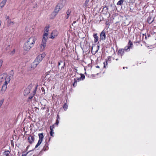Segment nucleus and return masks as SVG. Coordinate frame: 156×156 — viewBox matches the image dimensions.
<instances>
[{
    "mask_svg": "<svg viewBox=\"0 0 156 156\" xmlns=\"http://www.w3.org/2000/svg\"><path fill=\"white\" fill-rule=\"evenodd\" d=\"M46 43L41 41V44L39 46L40 50L41 51H44L46 46Z\"/></svg>",
    "mask_w": 156,
    "mask_h": 156,
    "instance_id": "obj_9",
    "label": "nucleus"
},
{
    "mask_svg": "<svg viewBox=\"0 0 156 156\" xmlns=\"http://www.w3.org/2000/svg\"><path fill=\"white\" fill-rule=\"evenodd\" d=\"M62 63L63 64L62 66L61 67V69H63L64 68V63H63L62 61H60V62H59L58 63V67L59 68V66L60 65L61 63Z\"/></svg>",
    "mask_w": 156,
    "mask_h": 156,
    "instance_id": "obj_18",
    "label": "nucleus"
},
{
    "mask_svg": "<svg viewBox=\"0 0 156 156\" xmlns=\"http://www.w3.org/2000/svg\"><path fill=\"white\" fill-rule=\"evenodd\" d=\"M54 125L51 126H50V130H53L54 129Z\"/></svg>",
    "mask_w": 156,
    "mask_h": 156,
    "instance_id": "obj_26",
    "label": "nucleus"
},
{
    "mask_svg": "<svg viewBox=\"0 0 156 156\" xmlns=\"http://www.w3.org/2000/svg\"><path fill=\"white\" fill-rule=\"evenodd\" d=\"M10 154V153L9 151H5L4 153V155L5 156H9Z\"/></svg>",
    "mask_w": 156,
    "mask_h": 156,
    "instance_id": "obj_19",
    "label": "nucleus"
},
{
    "mask_svg": "<svg viewBox=\"0 0 156 156\" xmlns=\"http://www.w3.org/2000/svg\"><path fill=\"white\" fill-rule=\"evenodd\" d=\"M71 11L70 10H67V11L66 12L67 16L66 17V18L67 19L69 18V17L70 15V14L71 13Z\"/></svg>",
    "mask_w": 156,
    "mask_h": 156,
    "instance_id": "obj_16",
    "label": "nucleus"
},
{
    "mask_svg": "<svg viewBox=\"0 0 156 156\" xmlns=\"http://www.w3.org/2000/svg\"><path fill=\"white\" fill-rule=\"evenodd\" d=\"M98 49H99V46H98Z\"/></svg>",
    "mask_w": 156,
    "mask_h": 156,
    "instance_id": "obj_44",
    "label": "nucleus"
},
{
    "mask_svg": "<svg viewBox=\"0 0 156 156\" xmlns=\"http://www.w3.org/2000/svg\"><path fill=\"white\" fill-rule=\"evenodd\" d=\"M80 77L81 78V79H82V80H83V79L85 78V76L84 75H83L82 74Z\"/></svg>",
    "mask_w": 156,
    "mask_h": 156,
    "instance_id": "obj_27",
    "label": "nucleus"
},
{
    "mask_svg": "<svg viewBox=\"0 0 156 156\" xmlns=\"http://www.w3.org/2000/svg\"><path fill=\"white\" fill-rule=\"evenodd\" d=\"M11 23H12V24H13V22H11Z\"/></svg>",
    "mask_w": 156,
    "mask_h": 156,
    "instance_id": "obj_37",
    "label": "nucleus"
},
{
    "mask_svg": "<svg viewBox=\"0 0 156 156\" xmlns=\"http://www.w3.org/2000/svg\"><path fill=\"white\" fill-rule=\"evenodd\" d=\"M75 23V22L74 21L73 22V23Z\"/></svg>",
    "mask_w": 156,
    "mask_h": 156,
    "instance_id": "obj_41",
    "label": "nucleus"
},
{
    "mask_svg": "<svg viewBox=\"0 0 156 156\" xmlns=\"http://www.w3.org/2000/svg\"><path fill=\"white\" fill-rule=\"evenodd\" d=\"M3 61L2 60H0V68L2 66Z\"/></svg>",
    "mask_w": 156,
    "mask_h": 156,
    "instance_id": "obj_29",
    "label": "nucleus"
},
{
    "mask_svg": "<svg viewBox=\"0 0 156 156\" xmlns=\"http://www.w3.org/2000/svg\"><path fill=\"white\" fill-rule=\"evenodd\" d=\"M7 0H3L0 3V6L1 8L3 7L5 5Z\"/></svg>",
    "mask_w": 156,
    "mask_h": 156,
    "instance_id": "obj_14",
    "label": "nucleus"
},
{
    "mask_svg": "<svg viewBox=\"0 0 156 156\" xmlns=\"http://www.w3.org/2000/svg\"><path fill=\"white\" fill-rule=\"evenodd\" d=\"M59 123V121L58 119H56V120L55 124L58 125Z\"/></svg>",
    "mask_w": 156,
    "mask_h": 156,
    "instance_id": "obj_30",
    "label": "nucleus"
},
{
    "mask_svg": "<svg viewBox=\"0 0 156 156\" xmlns=\"http://www.w3.org/2000/svg\"><path fill=\"white\" fill-rule=\"evenodd\" d=\"M59 115H58L57 116V119H59Z\"/></svg>",
    "mask_w": 156,
    "mask_h": 156,
    "instance_id": "obj_35",
    "label": "nucleus"
},
{
    "mask_svg": "<svg viewBox=\"0 0 156 156\" xmlns=\"http://www.w3.org/2000/svg\"><path fill=\"white\" fill-rule=\"evenodd\" d=\"M116 60H118V59H116Z\"/></svg>",
    "mask_w": 156,
    "mask_h": 156,
    "instance_id": "obj_43",
    "label": "nucleus"
},
{
    "mask_svg": "<svg viewBox=\"0 0 156 156\" xmlns=\"http://www.w3.org/2000/svg\"><path fill=\"white\" fill-rule=\"evenodd\" d=\"M39 139L38 142L35 146V148H36L39 146L41 143L43 139L44 138V136L42 133H39L38 134Z\"/></svg>",
    "mask_w": 156,
    "mask_h": 156,
    "instance_id": "obj_5",
    "label": "nucleus"
},
{
    "mask_svg": "<svg viewBox=\"0 0 156 156\" xmlns=\"http://www.w3.org/2000/svg\"><path fill=\"white\" fill-rule=\"evenodd\" d=\"M50 133L51 136H54V132H53V130H50Z\"/></svg>",
    "mask_w": 156,
    "mask_h": 156,
    "instance_id": "obj_25",
    "label": "nucleus"
},
{
    "mask_svg": "<svg viewBox=\"0 0 156 156\" xmlns=\"http://www.w3.org/2000/svg\"><path fill=\"white\" fill-rule=\"evenodd\" d=\"M111 59V57L109 56L108 58V61H110Z\"/></svg>",
    "mask_w": 156,
    "mask_h": 156,
    "instance_id": "obj_31",
    "label": "nucleus"
},
{
    "mask_svg": "<svg viewBox=\"0 0 156 156\" xmlns=\"http://www.w3.org/2000/svg\"><path fill=\"white\" fill-rule=\"evenodd\" d=\"M59 34V32L56 30H53L51 33L50 38L54 39L57 37Z\"/></svg>",
    "mask_w": 156,
    "mask_h": 156,
    "instance_id": "obj_6",
    "label": "nucleus"
},
{
    "mask_svg": "<svg viewBox=\"0 0 156 156\" xmlns=\"http://www.w3.org/2000/svg\"><path fill=\"white\" fill-rule=\"evenodd\" d=\"M63 107L64 110L65 111H66L68 108V106L66 103H65L63 106Z\"/></svg>",
    "mask_w": 156,
    "mask_h": 156,
    "instance_id": "obj_23",
    "label": "nucleus"
},
{
    "mask_svg": "<svg viewBox=\"0 0 156 156\" xmlns=\"http://www.w3.org/2000/svg\"><path fill=\"white\" fill-rule=\"evenodd\" d=\"M63 7V5L61 3H58V4L54 11L52 13V15H54V17H55Z\"/></svg>",
    "mask_w": 156,
    "mask_h": 156,
    "instance_id": "obj_4",
    "label": "nucleus"
},
{
    "mask_svg": "<svg viewBox=\"0 0 156 156\" xmlns=\"http://www.w3.org/2000/svg\"><path fill=\"white\" fill-rule=\"evenodd\" d=\"M27 154V153L26 154H22V156H26Z\"/></svg>",
    "mask_w": 156,
    "mask_h": 156,
    "instance_id": "obj_34",
    "label": "nucleus"
},
{
    "mask_svg": "<svg viewBox=\"0 0 156 156\" xmlns=\"http://www.w3.org/2000/svg\"><path fill=\"white\" fill-rule=\"evenodd\" d=\"M32 98V97H29V98L30 99H31V98Z\"/></svg>",
    "mask_w": 156,
    "mask_h": 156,
    "instance_id": "obj_39",
    "label": "nucleus"
},
{
    "mask_svg": "<svg viewBox=\"0 0 156 156\" xmlns=\"http://www.w3.org/2000/svg\"><path fill=\"white\" fill-rule=\"evenodd\" d=\"M104 67L105 68V65H107V61H106L104 63Z\"/></svg>",
    "mask_w": 156,
    "mask_h": 156,
    "instance_id": "obj_28",
    "label": "nucleus"
},
{
    "mask_svg": "<svg viewBox=\"0 0 156 156\" xmlns=\"http://www.w3.org/2000/svg\"><path fill=\"white\" fill-rule=\"evenodd\" d=\"M96 68H98V66H96Z\"/></svg>",
    "mask_w": 156,
    "mask_h": 156,
    "instance_id": "obj_46",
    "label": "nucleus"
},
{
    "mask_svg": "<svg viewBox=\"0 0 156 156\" xmlns=\"http://www.w3.org/2000/svg\"><path fill=\"white\" fill-rule=\"evenodd\" d=\"M34 140V137L33 136H30L28 138V141L30 143H32Z\"/></svg>",
    "mask_w": 156,
    "mask_h": 156,
    "instance_id": "obj_12",
    "label": "nucleus"
},
{
    "mask_svg": "<svg viewBox=\"0 0 156 156\" xmlns=\"http://www.w3.org/2000/svg\"><path fill=\"white\" fill-rule=\"evenodd\" d=\"M13 76L12 74H10L8 76L6 73H4L0 75V84L2 83H4L3 85L1 90L2 93H3L6 90L7 84L9 82L11 79L12 78Z\"/></svg>",
    "mask_w": 156,
    "mask_h": 156,
    "instance_id": "obj_1",
    "label": "nucleus"
},
{
    "mask_svg": "<svg viewBox=\"0 0 156 156\" xmlns=\"http://www.w3.org/2000/svg\"><path fill=\"white\" fill-rule=\"evenodd\" d=\"M98 68H99V67L98 66Z\"/></svg>",
    "mask_w": 156,
    "mask_h": 156,
    "instance_id": "obj_49",
    "label": "nucleus"
},
{
    "mask_svg": "<svg viewBox=\"0 0 156 156\" xmlns=\"http://www.w3.org/2000/svg\"><path fill=\"white\" fill-rule=\"evenodd\" d=\"M78 82L76 79H75L74 80V83L73 84V85L74 87L76 85V84Z\"/></svg>",
    "mask_w": 156,
    "mask_h": 156,
    "instance_id": "obj_24",
    "label": "nucleus"
},
{
    "mask_svg": "<svg viewBox=\"0 0 156 156\" xmlns=\"http://www.w3.org/2000/svg\"><path fill=\"white\" fill-rule=\"evenodd\" d=\"M6 18H7V19H9V17L8 16H7Z\"/></svg>",
    "mask_w": 156,
    "mask_h": 156,
    "instance_id": "obj_38",
    "label": "nucleus"
},
{
    "mask_svg": "<svg viewBox=\"0 0 156 156\" xmlns=\"http://www.w3.org/2000/svg\"><path fill=\"white\" fill-rule=\"evenodd\" d=\"M49 31V27L48 26L46 27L44 29V33H48Z\"/></svg>",
    "mask_w": 156,
    "mask_h": 156,
    "instance_id": "obj_17",
    "label": "nucleus"
},
{
    "mask_svg": "<svg viewBox=\"0 0 156 156\" xmlns=\"http://www.w3.org/2000/svg\"><path fill=\"white\" fill-rule=\"evenodd\" d=\"M41 90H42V92H45V90L43 87H42Z\"/></svg>",
    "mask_w": 156,
    "mask_h": 156,
    "instance_id": "obj_33",
    "label": "nucleus"
},
{
    "mask_svg": "<svg viewBox=\"0 0 156 156\" xmlns=\"http://www.w3.org/2000/svg\"><path fill=\"white\" fill-rule=\"evenodd\" d=\"M39 64L38 62H37L35 60L33 62L31 65V68L33 69L35 68Z\"/></svg>",
    "mask_w": 156,
    "mask_h": 156,
    "instance_id": "obj_10",
    "label": "nucleus"
},
{
    "mask_svg": "<svg viewBox=\"0 0 156 156\" xmlns=\"http://www.w3.org/2000/svg\"><path fill=\"white\" fill-rule=\"evenodd\" d=\"M30 93V91L28 89H26L25 90L24 93V94L25 95H26L27 94H28L29 93Z\"/></svg>",
    "mask_w": 156,
    "mask_h": 156,
    "instance_id": "obj_22",
    "label": "nucleus"
},
{
    "mask_svg": "<svg viewBox=\"0 0 156 156\" xmlns=\"http://www.w3.org/2000/svg\"><path fill=\"white\" fill-rule=\"evenodd\" d=\"M124 1V0H120L117 3V5H121Z\"/></svg>",
    "mask_w": 156,
    "mask_h": 156,
    "instance_id": "obj_15",
    "label": "nucleus"
},
{
    "mask_svg": "<svg viewBox=\"0 0 156 156\" xmlns=\"http://www.w3.org/2000/svg\"><path fill=\"white\" fill-rule=\"evenodd\" d=\"M107 25H108V23H106Z\"/></svg>",
    "mask_w": 156,
    "mask_h": 156,
    "instance_id": "obj_47",
    "label": "nucleus"
},
{
    "mask_svg": "<svg viewBox=\"0 0 156 156\" xmlns=\"http://www.w3.org/2000/svg\"><path fill=\"white\" fill-rule=\"evenodd\" d=\"M45 56V54L44 53H43L39 55L35 59V60L37 61V62H38V63H39L42 60V59Z\"/></svg>",
    "mask_w": 156,
    "mask_h": 156,
    "instance_id": "obj_7",
    "label": "nucleus"
},
{
    "mask_svg": "<svg viewBox=\"0 0 156 156\" xmlns=\"http://www.w3.org/2000/svg\"><path fill=\"white\" fill-rule=\"evenodd\" d=\"M107 25H108V23H106Z\"/></svg>",
    "mask_w": 156,
    "mask_h": 156,
    "instance_id": "obj_48",
    "label": "nucleus"
},
{
    "mask_svg": "<svg viewBox=\"0 0 156 156\" xmlns=\"http://www.w3.org/2000/svg\"><path fill=\"white\" fill-rule=\"evenodd\" d=\"M92 49H93V48H92V53H93Z\"/></svg>",
    "mask_w": 156,
    "mask_h": 156,
    "instance_id": "obj_42",
    "label": "nucleus"
},
{
    "mask_svg": "<svg viewBox=\"0 0 156 156\" xmlns=\"http://www.w3.org/2000/svg\"><path fill=\"white\" fill-rule=\"evenodd\" d=\"M48 33H44L43 35L42 41L46 43L48 38Z\"/></svg>",
    "mask_w": 156,
    "mask_h": 156,
    "instance_id": "obj_8",
    "label": "nucleus"
},
{
    "mask_svg": "<svg viewBox=\"0 0 156 156\" xmlns=\"http://www.w3.org/2000/svg\"><path fill=\"white\" fill-rule=\"evenodd\" d=\"M93 36L94 38V41L95 42H96L98 41V36H97V34H96L93 35Z\"/></svg>",
    "mask_w": 156,
    "mask_h": 156,
    "instance_id": "obj_21",
    "label": "nucleus"
},
{
    "mask_svg": "<svg viewBox=\"0 0 156 156\" xmlns=\"http://www.w3.org/2000/svg\"><path fill=\"white\" fill-rule=\"evenodd\" d=\"M89 2V0H86L84 4V6L87 7L88 5V3Z\"/></svg>",
    "mask_w": 156,
    "mask_h": 156,
    "instance_id": "obj_20",
    "label": "nucleus"
},
{
    "mask_svg": "<svg viewBox=\"0 0 156 156\" xmlns=\"http://www.w3.org/2000/svg\"><path fill=\"white\" fill-rule=\"evenodd\" d=\"M133 45L132 42L130 41H129L128 45L125 47L124 49H119L118 51V54L119 55H121L122 57L124 54V51L126 52H128L130 51V48H132L133 47Z\"/></svg>",
    "mask_w": 156,
    "mask_h": 156,
    "instance_id": "obj_3",
    "label": "nucleus"
},
{
    "mask_svg": "<svg viewBox=\"0 0 156 156\" xmlns=\"http://www.w3.org/2000/svg\"><path fill=\"white\" fill-rule=\"evenodd\" d=\"M37 40V38L33 35L30 36L27 38L26 42L25 43L24 48L26 50H29L32 47Z\"/></svg>",
    "mask_w": 156,
    "mask_h": 156,
    "instance_id": "obj_2",
    "label": "nucleus"
},
{
    "mask_svg": "<svg viewBox=\"0 0 156 156\" xmlns=\"http://www.w3.org/2000/svg\"><path fill=\"white\" fill-rule=\"evenodd\" d=\"M100 37L101 40H104L106 38L105 33L103 31L101 32L100 34Z\"/></svg>",
    "mask_w": 156,
    "mask_h": 156,
    "instance_id": "obj_11",
    "label": "nucleus"
},
{
    "mask_svg": "<svg viewBox=\"0 0 156 156\" xmlns=\"http://www.w3.org/2000/svg\"><path fill=\"white\" fill-rule=\"evenodd\" d=\"M97 51H98V50H97L95 52H97Z\"/></svg>",
    "mask_w": 156,
    "mask_h": 156,
    "instance_id": "obj_40",
    "label": "nucleus"
},
{
    "mask_svg": "<svg viewBox=\"0 0 156 156\" xmlns=\"http://www.w3.org/2000/svg\"><path fill=\"white\" fill-rule=\"evenodd\" d=\"M76 79H77L78 82H79L81 80V78L80 77L77 78Z\"/></svg>",
    "mask_w": 156,
    "mask_h": 156,
    "instance_id": "obj_32",
    "label": "nucleus"
},
{
    "mask_svg": "<svg viewBox=\"0 0 156 156\" xmlns=\"http://www.w3.org/2000/svg\"><path fill=\"white\" fill-rule=\"evenodd\" d=\"M124 68H125V67H123V69H124Z\"/></svg>",
    "mask_w": 156,
    "mask_h": 156,
    "instance_id": "obj_45",
    "label": "nucleus"
},
{
    "mask_svg": "<svg viewBox=\"0 0 156 156\" xmlns=\"http://www.w3.org/2000/svg\"><path fill=\"white\" fill-rule=\"evenodd\" d=\"M1 21H0V27L1 26Z\"/></svg>",
    "mask_w": 156,
    "mask_h": 156,
    "instance_id": "obj_36",
    "label": "nucleus"
},
{
    "mask_svg": "<svg viewBox=\"0 0 156 156\" xmlns=\"http://www.w3.org/2000/svg\"><path fill=\"white\" fill-rule=\"evenodd\" d=\"M154 19L151 16H149L147 19L148 23H151L154 21Z\"/></svg>",
    "mask_w": 156,
    "mask_h": 156,
    "instance_id": "obj_13",
    "label": "nucleus"
}]
</instances>
